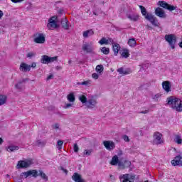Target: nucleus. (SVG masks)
<instances>
[{"label":"nucleus","mask_w":182,"mask_h":182,"mask_svg":"<svg viewBox=\"0 0 182 182\" xmlns=\"http://www.w3.org/2000/svg\"><path fill=\"white\" fill-rule=\"evenodd\" d=\"M79 100L81 101L82 103H87V98L85 95H80L79 97Z\"/></svg>","instance_id":"c9c22d12"},{"label":"nucleus","mask_w":182,"mask_h":182,"mask_svg":"<svg viewBox=\"0 0 182 182\" xmlns=\"http://www.w3.org/2000/svg\"><path fill=\"white\" fill-rule=\"evenodd\" d=\"M67 99H68V102H75V100H76V98H75V94H73V92L70 93L67 96Z\"/></svg>","instance_id":"c756f323"},{"label":"nucleus","mask_w":182,"mask_h":182,"mask_svg":"<svg viewBox=\"0 0 182 182\" xmlns=\"http://www.w3.org/2000/svg\"><path fill=\"white\" fill-rule=\"evenodd\" d=\"M134 178H136L135 176H132L129 174H124V175L119 176L120 181H122V182H133V181H130V180H134Z\"/></svg>","instance_id":"9b49d317"},{"label":"nucleus","mask_w":182,"mask_h":182,"mask_svg":"<svg viewBox=\"0 0 182 182\" xmlns=\"http://www.w3.org/2000/svg\"><path fill=\"white\" fill-rule=\"evenodd\" d=\"M58 60V56L55 57H49L46 55H44L41 57V62L44 65H48V63H52V62H55Z\"/></svg>","instance_id":"423d86ee"},{"label":"nucleus","mask_w":182,"mask_h":182,"mask_svg":"<svg viewBox=\"0 0 182 182\" xmlns=\"http://www.w3.org/2000/svg\"><path fill=\"white\" fill-rule=\"evenodd\" d=\"M19 70H21V72H30L31 65L26 64V63H21L20 65Z\"/></svg>","instance_id":"f3484780"},{"label":"nucleus","mask_w":182,"mask_h":182,"mask_svg":"<svg viewBox=\"0 0 182 182\" xmlns=\"http://www.w3.org/2000/svg\"><path fill=\"white\" fill-rule=\"evenodd\" d=\"M161 137H163V134H161L160 132H154L153 135L154 144H156L157 146H159V144H163L164 141H163V139H161Z\"/></svg>","instance_id":"39448f33"},{"label":"nucleus","mask_w":182,"mask_h":182,"mask_svg":"<svg viewBox=\"0 0 182 182\" xmlns=\"http://www.w3.org/2000/svg\"><path fill=\"white\" fill-rule=\"evenodd\" d=\"M167 105H169L170 107L173 109V110L178 112V113L182 112V101L177 97L173 96L168 97Z\"/></svg>","instance_id":"f257e3e1"},{"label":"nucleus","mask_w":182,"mask_h":182,"mask_svg":"<svg viewBox=\"0 0 182 182\" xmlns=\"http://www.w3.org/2000/svg\"><path fill=\"white\" fill-rule=\"evenodd\" d=\"M62 146H63V141L58 140L57 142V149H58V150H62Z\"/></svg>","instance_id":"ea45409f"},{"label":"nucleus","mask_w":182,"mask_h":182,"mask_svg":"<svg viewBox=\"0 0 182 182\" xmlns=\"http://www.w3.org/2000/svg\"><path fill=\"white\" fill-rule=\"evenodd\" d=\"M35 43H45V36L43 33H36L33 35Z\"/></svg>","instance_id":"6e6552de"},{"label":"nucleus","mask_w":182,"mask_h":182,"mask_svg":"<svg viewBox=\"0 0 182 182\" xmlns=\"http://www.w3.org/2000/svg\"><path fill=\"white\" fill-rule=\"evenodd\" d=\"M95 70L97 73H98L99 75H101L102 73H103V70H105V68H103V65H98L96 66Z\"/></svg>","instance_id":"cd10ccee"},{"label":"nucleus","mask_w":182,"mask_h":182,"mask_svg":"<svg viewBox=\"0 0 182 182\" xmlns=\"http://www.w3.org/2000/svg\"><path fill=\"white\" fill-rule=\"evenodd\" d=\"M158 5L164 9H168V11H174L176 9V6H171L164 1H159Z\"/></svg>","instance_id":"1a4fd4ad"},{"label":"nucleus","mask_w":182,"mask_h":182,"mask_svg":"<svg viewBox=\"0 0 182 182\" xmlns=\"http://www.w3.org/2000/svg\"><path fill=\"white\" fill-rule=\"evenodd\" d=\"M165 41L168 42L171 49H176V43L177 42V38L174 34H166L165 36Z\"/></svg>","instance_id":"20e7f679"},{"label":"nucleus","mask_w":182,"mask_h":182,"mask_svg":"<svg viewBox=\"0 0 182 182\" xmlns=\"http://www.w3.org/2000/svg\"><path fill=\"white\" fill-rule=\"evenodd\" d=\"M2 16H4V12L0 10V19L2 18Z\"/></svg>","instance_id":"bf43d9fd"},{"label":"nucleus","mask_w":182,"mask_h":182,"mask_svg":"<svg viewBox=\"0 0 182 182\" xmlns=\"http://www.w3.org/2000/svg\"><path fill=\"white\" fill-rule=\"evenodd\" d=\"M50 79H53V75H50L47 77V80H50Z\"/></svg>","instance_id":"4d7b16f0"},{"label":"nucleus","mask_w":182,"mask_h":182,"mask_svg":"<svg viewBox=\"0 0 182 182\" xmlns=\"http://www.w3.org/2000/svg\"><path fill=\"white\" fill-rule=\"evenodd\" d=\"M2 143H4V139H2V138H0V144H2Z\"/></svg>","instance_id":"0e129e2a"},{"label":"nucleus","mask_w":182,"mask_h":182,"mask_svg":"<svg viewBox=\"0 0 182 182\" xmlns=\"http://www.w3.org/2000/svg\"><path fill=\"white\" fill-rule=\"evenodd\" d=\"M56 16H53L48 19V23L47 25L48 29H56V28H59V25L56 23Z\"/></svg>","instance_id":"0eeeda50"},{"label":"nucleus","mask_w":182,"mask_h":182,"mask_svg":"<svg viewBox=\"0 0 182 182\" xmlns=\"http://www.w3.org/2000/svg\"><path fill=\"white\" fill-rule=\"evenodd\" d=\"M69 107H72V104L68 103L65 105V109H69Z\"/></svg>","instance_id":"13d9d810"},{"label":"nucleus","mask_w":182,"mask_h":182,"mask_svg":"<svg viewBox=\"0 0 182 182\" xmlns=\"http://www.w3.org/2000/svg\"><path fill=\"white\" fill-rule=\"evenodd\" d=\"M14 4H20L21 2H23L24 0H11Z\"/></svg>","instance_id":"8fccbe9b"},{"label":"nucleus","mask_w":182,"mask_h":182,"mask_svg":"<svg viewBox=\"0 0 182 182\" xmlns=\"http://www.w3.org/2000/svg\"><path fill=\"white\" fill-rule=\"evenodd\" d=\"M117 72H118V73H119V75H123L130 74V70H124V68H120L117 69Z\"/></svg>","instance_id":"393cba45"},{"label":"nucleus","mask_w":182,"mask_h":182,"mask_svg":"<svg viewBox=\"0 0 182 182\" xmlns=\"http://www.w3.org/2000/svg\"><path fill=\"white\" fill-rule=\"evenodd\" d=\"M21 85V84L18 85V87H16V89H22V86Z\"/></svg>","instance_id":"e2e57ef3"},{"label":"nucleus","mask_w":182,"mask_h":182,"mask_svg":"<svg viewBox=\"0 0 182 182\" xmlns=\"http://www.w3.org/2000/svg\"><path fill=\"white\" fill-rule=\"evenodd\" d=\"M113 52L115 56H117L119 50H120V45L119 43H115L112 45Z\"/></svg>","instance_id":"5701e85b"},{"label":"nucleus","mask_w":182,"mask_h":182,"mask_svg":"<svg viewBox=\"0 0 182 182\" xmlns=\"http://www.w3.org/2000/svg\"><path fill=\"white\" fill-rule=\"evenodd\" d=\"M23 176H25V178H28V177H29V176H31V173L29 172V171H26V172H23L22 173Z\"/></svg>","instance_id":"de8ad7c7"},{"label":"nucleus","mask_w":182,"mask_h":182,"mask_svg":"<svg viewBox=\"0 0 182 182\" xmlns=\"http://www.w3.org/2000/svg\"><path fill=\"white\" fill-rule=\"evenodd\" d=\"M31 68H36V63H32L31 65H30V70Z\"/></svg>","instance_id":"6e6d98bb"},{"label":"nucleus","mask_w":182,"mask_h":182,"mask_svg":"<svg viewBox=\"0 0 182 182\" xmlns=\"http://www.w3.org/2000/svg\"><path fill=\"white\" fill-rule=\"evenodd\" d=\"M108 43H112V45H114V41L112 40V38H108Z\"/></svg>","instance_id":"603ef678"},{"label":"nucleus","mask_w":182,"mask_h":182,"mask_svg":"<svg viewBox=\"0 0 182 182\" xmlns=\"http://www.w3.org/2000/svg\"><path fill=\"white\" fill-rule=\"evenodd\" d=\"M100 45H109V41L106 39V38H102L100 41H99Z\"/></svg>","instance_id":"f704fd0d"},{"label":"nucleus","mask_w":182,"mask_h":182,"mask_svg":"<svg viewBox=\"0 0 182 182\" xmlns=\"http://www.w3.org/2000/svg\"><path fill=\"white\" fill-rule=\"evenodd\" d=\"M73 150L75 153H77V151H79V146H77V144H74Z\"/></svg>","instance_id":"a18cd8bd"},{"label":"nucleus","mask_w":182,"mask_h":182,"mask_svg":"<svg viewBox=\"0 0 182 182\" xmlns=\"http://www.w3.org/2000/svg\"><path fill=\"white\" fill-rule=\"evenodd\" d=\"M155 14L156 16H159V18H166L167 15L166 14V12H164V10L163 9L158 7L155 10Z\"/></svg>","instance_id":"4468645a"},{"label":"nucleus","mask_w":182,"mask_h":182,"mask_svg":"<svg viewBox=\"0 0 182 182\" xmlns=\"http://www.w3.org/2000/svg\"><path fill=\"white\" fill-rule=\"evenodd\" d=\"M28 173H30V176H32V177H38V171L36 170H30Z\"/></svg>","instance_id":"e433bc0d"},{"label":"nucleus","mask_w":182,"mask_h":182,"mask_svg":"<svg viewBox=\"0 0 182 182\" xmlns=\"http://www.w3.org/2000/svg\"><path fill=\"white\" fill-rule=\"evenodd\" d=\"M92 79H95V80H97V79H99V74L94 73L92 74Z\"/></svg>","instance_id":"c03bdc74"},{"label":"nucleus","mask_w":182,"mask_h":182,"mask_svg":"<svg viewBox=\"0 0 182 182\" xmlns=\"http://www.w3.org/2000/svg\"><path fill=\"white\" fill-rule=\"evenodd\" d=\"M149 109H146L145 111H141L139 113L142 114H147V113H149Z\"/></svg>","instance_id":"864d4df0"},{"label":"nucleus","mask_w":182,"mask_h":182,"mask_svg":"<svg viewBox=\"0 0 182 182\" xmlns=\"http://www.w3.org/2000/svg\"><path fill=\"white\" fill-rule=\"evenodd\" d=\"M7 151L12 153V151H16L19 150V146H9L6 149Z\"/></svg>","instance_id":"bb28decb"},{"label":"nucleus","mask_w":182,"mask_h":182,"mask_svg":"<svg viewBox=\"0 0 182 182\" xmlns=\"http://www.w3.org/2000/svg\"><path fill=\"white\" fill-rule=\"evenodd\" d=\"M173 141L177 143V144H182L181 136L180 135H176Z\"/></svg>","instance_id":"7c9ffc66"},{"label":"nucleus","mask_w":182,"mask_h":182,"mask_svg":"<svg viewBox=\"0 0 182 182\" xmlns=\"http://www.w3.org/2000/svg\"><path fill=\"white\" fill-rule=\"evenodd\" d=\"M132 166V162L130 161L125 160L124 162H119V167L124 170V168H127Z\"/></svg>","instance_id":"6ab92c4d"},{"label":"nucleus","mask_w":182,"mask_h":182,"mask_svg":"<svg viewBox=\"0 0 182 182\" xmlns=\"http://www.w3.org/2000/svg\"><path fill=\"white\" fill-rule=\"evenodd\" d=\"M128 19L133 21V22H137L139 21V15L137 14H129L127 15Z\"/></svg>","instance_id":"b1692460"},{"label":"nucleus","mask_w":182,"mask_h":182,"mask_svg":"<svg viewBox=\"0 0 182 182\" xmlns=\"http://www.w3.org/2000/svg\"><path fill=\"white\" fill-rule=\"evenodd\" d=\"M100 50H101V52L104 53V55H109V53H110V49H109V48L102 47L101 48Z\"/></svg>","instance_id":"72a5a7b5"},{"label":"nucleus","mask_w":182,"mask_h":182,"mask_svg":"<svg viewBox=\"0 0 182 182\" xmlns=\"http://www.w3.org/2000/svg\"><path fill=\"white\" fill-rule=\"evenodd\" d=\"M119 163H122V161H119V157H117V155L114 156L112 159V161L110 162L111 166H119Z\"/></svg>","instance_id":"412c9836"},{"label":"nucleus","mask_w":182,"mask_h":182,"mask_svg":"<svg viewBox=\"0 0 182 182\" xmlns=\"http://www.w3.org/2000/svg\"><path fill=\"white\" fill-rule=\"evenodd\" d=\"M92 35H95V31L93 30H87L82 33L83 38H89V36H92Z\"/></svg>","instance_id":"4be33fe9"},{"label":"nucleus","mask_w":182,"mask_h":182,"mask_svg":"<svg viewBox=\"0 0 182 182\" xmlns=\"http://www.w3.org/2000/svg\"><path fill=\"white\" fill-rule=\"evenodd\" d=\"M36 55V53H33V52H30L27 53L26 58H33V56H35Z\"/></svg>","instance_id":"37998d69"},{"label":"nucleus","mask_w":182,"mask_h":182,"mask_svg":"<svg viewBox=\"0 0 182 182\" xmlns=\"http://www.w3.org/2000/svg\"><path fill=\"white\" fill-rule=\"evenodd\" d=\"M37 176H40V177L43 178V180H46V181H48V176L43 171H39Z\"/></svg>","instance_id":"2f4dec72"},{"label":"nucleus","mask_w":182,"mask_h":182,"mask_svg":"<svg viewBox=\"0 0 182 182\" xmlns=\"http://www.w3.org/2000/svg\"><path fill=\"white\" fill-rule=\"evenodd\" d=\"M61 25L63 29H65V31H68L69 29V21H68V18H63L61 20Z\"/></svg>","instance_id":"aec40b11"},{"label":"nucleus","mask_w":182,"mask_h":182,"mask_svg":"<svg viewBox=\"0 0 182 182\" xmlns=\"http://www.w3.org/2000/svg\"><path fill=\"white\" fill-rule=\"evenodd\" d=\"M121 56L122 58H125V59H127V58L130 56V51L127 49H124L121 53Z\"/></svg>","instance_id":"a878e982"},{"label":"nucleus","mask_w":182,"mask_h":182,"mask_svg":"<svg viewBox=\"0 0 182 182\" xmlns=\"http://www.w3.org/2000/svg\"><path fill=\"white\" fill-rule=\"evenodd\" d=\"M180 48H182V41L179 43Z\"/></svg>","instance_id":"69168bd1"},{"label":"nucleus","mask_w":182,"mask_h":182,"mask_svg":"<svg viewBox=\"0 0 182 182\" xmlns=\"http://www.w3.org/2000/svg\"><path fill=\"white\" fill-rule=\"evenodd\" d=\"M77 85H80L81 86H89V85H90V80L83 81L82 82H77Z\"/></svg>","instance_id":"4c0bfd02"},{"label":"nucleus","mask_w":182,"mask_h":182,"mask_svg":"<svg viewBox=\"0 0 182 182\" xmlns=\"http://www.w3.org/2000/svg\"><path fill=\"white\" fill-rule=\"evenodd\" d=\"M181 156H177L171 161L172 166H182Z\"/></svg>","instance_id":"2eb2a0df"},{"label":"nucleus","mask_w":182,"mask_h":182,"mask_svg":"<svg viewBox=\"0 0 182 182\" xmlns=\"http://www.w3.org/2000/svg\"><path fill=\"white\" fill-rule=\"evenodd\" d=\"M93 153V149H90V150H85L83 152V156H90Z\"/></svg>","instance_id":"58836bf2"},{"label":"nucleus","mask_w":182,"mask_h":182,"mask_svg":"<svg viewBox=\"0 0 182 182\" xmlns=\"http://www.w3.org/2000/svg\"><path fill=\"white\" fill-rule=\"evenodd\" d=\"M146 28H147V29H149V31H151V29H153V27H151V26H149V25L146 26Z\"/></svg>","instance_id":"052dcab7"},{"label":"nucleus","mask_w":182,"mask_h":182,"mask_svg":"<svg viewBox=\"0 0 182 182\" xmlns=\"http://www.w3.org/2000/svg\"><path fill=\"white\" fill-rule=\"evenodd\" d=\"M72 179L73 180V181L75 182H86V181H85L83 178H82V175L77 173H74L73 176H72Z\"/></svg>","instance_id":"a211bd4d"},{"label":"nucleus","mask_w":182,"mask_h":182,"mask_svg":"<svg viewBox=\"0 0 182 182\" xmlns=\"http://www.w3.org/2000/svg\"><path fill=\"white\" fill-rule=\"evenodd\" d=\"M100 14H102V11L99 9L93 11V15H95L96 16H99Z\"/></svg>","instance_id":"79ce46f5"},{"label":"nucleus","mask_w":182,"mask_h":182,"mask_svg":"<svg viewBox=\"0 0 182 182\" xmlns=\"http://www.w3.org/2000/svg\"><path fill=\"white\" fill-rule=\"evenodd\" d=\"M33 165V159H28L25 160L18 161L16 165V168H28Z\"/></svg>","instance_id":"7ed1b4c3"},{"label":"nucleus","mask_w":182,"mask_h":182,"mask_svg":"<svg viewBox=\"0 0 182 182\" xmlns=\"http://www.w3.org/2000/svg\"><path fill=\"white\" fill-rule=\"evenodd\" d=\"M36 144H37V146H42V144H43V143H42V141H41V140H38L36 141Z\"/></svg>","instance_id":"5fc2aeb1"},{"label":"nucleus","mask_w":182,"mask_h":182,"mask_svg":"<svg viewBox=\"0 0 182 182\" xmlns=\"http://www.w3.org/2000/svg\"><path fill=\"white\" fill-rule=\"evenodd\" d=\"M103 144L107 150L109 151H112L116 147L114 142L112 141H104Z\"/></svg>","instance_id":"f8f14e48"},{"label":"nucleus","mask_w":182,"mask_h":182,"mask_svg":"<svg viewBox=\"0 0 182 182\" xmlns=\"http://www.w3.org/2000/svg\"><path fill=\"white\" fill-rule=\"evenodd\" d=\"M5 103H6V96L0 95V106L5 105Z\"/></svg>","instance_id":"473e14b6"},{"label":"nucleus","mask_w":182,"mask_h":182,"mask_svg":"<svg viewBox=\"0 0 182 182\" xmlns=\"http://www.w3.org/2000/svg\"><path fill=\"white\" fill-rule=\"evenodd\" d=\"M6 177H9V174H7V175H6Z\"/></svg>","instance_id":"774afa93"},{"label":"nucleus","mask_w":182,"mask_h":182,"mask_svg":"<svg viewBox=\"0 0 182 182\" xmlns=\"http://www.w3.org/2000/svg\"><path fill=\"white\" fill-rule=\"evenodd\" d=\"M162 87L166 93L171 92V85L170 84V81H164L162 82Z\"/></svg>","instance_id":"dca6fc26"},{"label":"nucleus","mask_w":182,"mask_h":182,"mask_svg":"<svg viewBox=\"0 0 182 182\" xmlns=\"http://www.w3.org/2000/svg\"><path fill=\"white\" fill-rule=\"evenodd\" d=\"M82 49L85 53H93V46L92 43H85L82 44Z\"/></svg>","instance_id":"9d476101"},{"label":"nucleus","mask_w":182,"mask_h":182,"mask_svg":"<svg viewBox=\"0 0 182 182\" xmlns=\"http://www.w3.org/2000/svg\"><path fill=\"white\" fill-rule=\"evenodd\" d=\"M139 9H141V14L143 15V16H144L146 21L151 22V23L153 24L154 26H159V21H157V18L153 16L151 13H148L146 7L143 6H139Z\"/></svg>","instance_id":"f03ea898"},{"label":"nucleus","mask_w":182,"mask_h":182,"mask_svg":"<svg viewBox=\"0 0 182 182\" xmlns=\"http://www.w3.org/2000/svg\"><path fill=\"white\" fill-rule=\"evenodd\" d=\"M122 138H123V140H124V141H127V143L130 141V138H129V136L127 135H124Z\"/></svg>","instance_id":"49530a36"},{"label":"nucleus","mask_w":182,"mask_h":182,"mask_svg":"<svg viewBox=\"0 0 182 182\" xmlns=\"http://www.w3.org/2000/svg\"><path fill=\"white\" fill-rule=\"evenodd\" d=\"M53 129H55V130H58L59 129V124H55L52 126Z\"/></svg>","instance_id":"3c124183"},{"label":"nucleus","mask_w":182,"mask_h":182,"mask_svg":"<svg viewBox=\"0 0 182 182\" xmlns=\"http://www.w3.org/2000/svg\"><path fill=\"white\" fill-rule=\"evenodd\" d=\"M68 63L70 65V63H72V60H69Z\"/></svg>","instance_id":"338daca9"},{"label":"nucleus","mask_w":182,"mask_h":182,"mask_svg":"<svg viewBox=\"0 0 182 182\" xmlns=\"http://www.w3.org/2000/svg\"><path fill=\"white\" fill-rule=\"evenodd\" d=\"M161 96V95L160 94H156V95H154V99L156 102H158V101H159V99H160Z\"/></svg>","instance_id":"09e8293b"},{"label":"nucleus","mask_w":182,"mask_h":182,"mask_svg":"<svg viewBox=\"0 0 182 182\" xmlns=\"http://www.w3.org/2000/svg\"><path fill=\"white\" fill-rule=\"evenodd\" d=\"M96 105H97V102L96 101V100L92 98L87 101L86 106L87 109H91L92 110H93V109L96 107Z\"/></svg>","instance_id":"ddd939ff"},{"label":"nucleus","mask_w":182,"mask_h":182,"mask_svg":"<svg viewBox=\"0 0 182 182\" xmlns=\"http://www.w3.org/2000/svg\"><path fill=\"white\" fill-rule=\"evenodd\" d=\"M28 80H29V79H28V78L23 79L21 81H19V82L15 85L16 87H18V86H19V85H22V83H25V82H28Z\"/></svg>","instance_id":"a19ab883"},{"label":"nucleus","mask_w":182,"mask_h":182,"mask_svg":"<svg viewBox=\"0 0 182 182\" xmlns=\"http://www.w3.org/2000/svg\"><path fill=\"white\" fill-rule=\"evenodd\" d=\"M128 45L129 46H130L131 48H135L136 43V39L135 38H130L128 41Z\"/></svg>","instance_id":"c85d7f7f"},{"label":"nucleus","mask_w":182,"mask_h":182,"mask_svg":"<svg viewBox=\"0 0 182 182\" xmlns=\"http://www.w3.org/2000/svg\"><path fill=\"white\" fill-rule=\"evenodd\" d=\"M109 177H110L111 180H112V181L115 180V178L113 175H110Z\"/></svg>","instance_id":"680f3d73"}]
</instances>
